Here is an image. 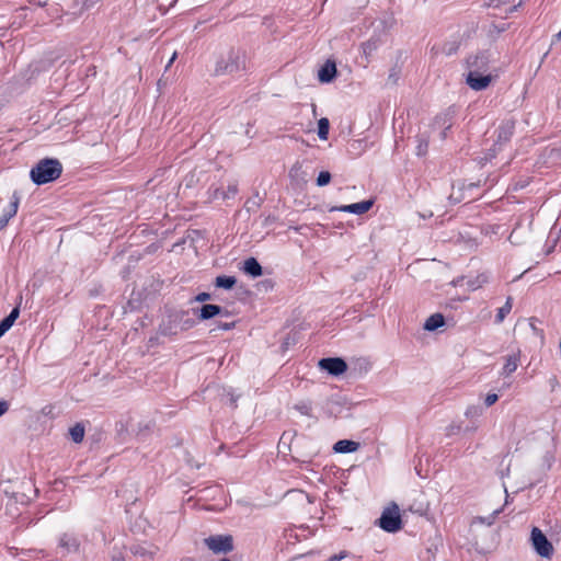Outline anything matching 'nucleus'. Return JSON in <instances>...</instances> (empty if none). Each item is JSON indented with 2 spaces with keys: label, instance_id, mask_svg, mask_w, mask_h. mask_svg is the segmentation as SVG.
<instances>
[{
  "label": "nucleus",
  "instance_id": "nucleus-12",
  "mask_svg": "<svg viewBox=\"0 0 561 561\" xmlns=\"http://www.w3.org/2000/svg\"><path fill=\"white\" fill-rule=\"evenodd\" d=\"M514 123L511 121L502 123L496 130V144L502 145L507 142L514 134Z\"/></svg>",
  "mask_w": 561,
  "mask_h": 561
},
{
  "label": "nucleus",
  "instance_id": "nucleus-28",
  "mask_svg": "<svg viewBox=\"0 0 561 561\" xmlns=\"http://www.w3.org/2000/svg\"><path fill=\"white\" fill-rule=\"evenodd\" d=\"M363 51L368 57L371 53L378 47V41L376 38H370L362 45Z\"/></svg>",
  "mask_w": 561,
  "mask_h": 561
},
{
  "label": "nucleus",
  "instance_id": "nucleus-44",
  "mask_svg": "<svg viewBox=\"0 0 561 561\" xmlns=\"http://www.w3.org/2000/svg\"><path fill=\"white\" fill-rule=\"evenodd\" d=\"M392 78H393V81H397V78H394V75H392V73H391V75L389 76V79H392Z\"/></svg>",
  "mask_w": 561,
  "mask_h": 561
},
{
  "label": "nucleus",
  "instance_id": "nucleus-35",
  "mask_svg": "<svg viewBox=\"0 0 561 561\" xmlns=\"http://www.w3.org/2000/svg\"><path fill=\"white\" fill-rule=\"evenodd\" d=\"M211 299V295L209 293H199L195 298L194 301L204 302Z\"/></svg>",
  "mask_w": 561,
  "mask_h": 561
},
{
  "label": "nucleus",
  "instance_id": "nucleus-37",
  "mask_svg": "<svg viewBox=\"0 0 561 561\" xmlns=\"http://www.w3.org/2000/svg\"><path fill=\"white\" fill-rule=\"evenodd\" d=\"M234 327V322H225V323H220L219 328L225 330V331H228L230 329H232Z\"/></svg>",
  "mask_w": 561,
  "mask_h": 561
},
{
  "label": "nucleus",
  "instance_id": "nucleus-10",
  "mask_svg": "<svg viewBox=\"0 0 561 561\" xmlns=\"http://www.w3.org/2000/svg\"><path fill=\"white\" fill-rule=\"evenodd\" d=\"M336 64L334 60L328 59L318 71V79L322 83H330L336 77Z\"/></svg>",
  "mask_w": 561,
  "mask_h": 561
},
{
  "label": "nucleus",
  "instance_id": "nucleus-9",
  "mask_svg": "<svg viewBox=\"0 0 561 561\" xmlns=\"http://www.w3.org/2000/svg\"><path fill=\"white\" fill-rule=\"evenodd\" d=\"M194 314H197L201 320H209L216 316H227L228 311L224 310L218 305H204L199 309H193Z\"/></svg>",
  "mask_w": 561,
  "mask_h": 561
},
{
  "label": "nucleus",
  "instance_id": "nucleus-30",
  "mask_svg": "<svg viewBox=\"0 0 561 561\" xmlns=\"http://www.w3.org/2000/svg\"><path fill=\"white\" fill-rule=\"evenodd\" d=\"M237 193H238V183L231 182V183H229L227 191L222 192L221 198L222 199L232 198L237 195Z\"/></svg>",
  "mask_w": 561,
  "mask_h": 561
},
{
  "label": "nucleus",
  "instance_id": "nucleus-11",
  "mask_svg": "<svg viewBox=\"0 0 561 561\" xmlns=\"http://www.w3.org/2000/svg\"><path fill=\"white\" fill-rule=\"evenodd\" d=\"M19 203L20 196L18 192H14L8 209H5L4 213L0 216V230L5 228L9 220L16 215Z\"/></svg>",
  "mask_w": 561,
  "mask_h": 561
},
{
  "label": "nucleus",
  "instance_id": "nucleus-38",
  "mask_svg": "<svg viewBox=\"0 0 561 561\" xmlns=\"http://www.w3.org/2000/svg\"><path fill=\"white\" fill-rule=\"evenodd\" d=\"M346 557V553L345 552H341L340 554H334L332 556L329 561H341L342 559H344Z\"/></svg>",
  "mask_w": 561,
  "mask_h": 561
},
{
  "label": "nucleus",
  "instance_id": "nucleus-22",
  "mask_svg": "<svg viewBox=\"0 0 561 561\" xmlns=\"http://www.w3.org/2000/svg\"><path fill=\"white\" fill-rule=\"evenodd\" d=\"M497 4L496 7H504L503 10L505 13H512L515 12L525 0H496Z\"/></svg>",
  "mask_w": 561,
  "mask_h": 561
},
{
  "label": "nucleus",
  "instance_id": "nucleus-19",
  "mask_svg": "<svg viewBox=\"0 0 561 561\" xmlns=\"http://www.w3.org/2000/svg\"><path fill=\"white\" fill-rule=\"evenodd\" d=\"M237 284L234 276L219 275L215 279V286L224 289H231Z\"/></svg>",
  "mask_w": 561,
  "mask_h": 561
},
{
  "label": "nucleus",
  "instance_id": "nucleus-26",
  "mask_svg": "<svg viewBox=\"0 0 561 561\" xmlns=\"http://www.w3.org/2000/svg\"><path fill=\"white\" fill-rule=\"evenodd\" d=\"M501 510H495L490 516L488 517H474L471 525H478V524H486L488 526H491L494 524L496 516L500 514Z\"/></svg>",
  "mask_w": 561,
  "mask_h": 561
},
{
  "label": "nucleus",
  "instance_id": "nucleus-17",
  "mask_svg": "<svg viewBox=\"0 0 561 561\" xmlns=\"http://www.w3.org/2000/svg\"><path fill=\"white\" fill-rule=\"evenodd\" d=\"M358 448L359 443L350 439L337 440L333 446V450L339 454L353 453L356 451Z\"/></svg>",
  "mask_w": 561,
  "mask_h": 561
},
{
  "label": "nucleus",
  "instance_id": "nucleus-3",
  "mask_svg": "<svg viewBox=\"0 0 561 561\" xmlns=\"http://www.w3.org/2000/svg\"><path fill=\"white\" fill-rule=\"evenodd\" d=\"M377 525L387 533H397L402 528L400 508L397 503L391 502L381 516L377 519Z\"/></svg>",
  "mask_w": 561,
  "mask_h": 561
},
{
  "label": "nucleus",
  "instance_id": "nucleus-1",
  "mask_svg": "<svg viewBox=\"0 0 561 561\" xmlns=\"http://www.w3.org/2000/svg\"><path fill=\"white\" fill-rule=\"evenodd\" d=\"M245 51L231 48L218 58L213 75L216 77L234 76L245 70Z\"/></svg>",
  "mask_w": 561,
  "mask_h": 561
},
{
  "label": "nucleus",
  "instance_id": "nucleus-2",
  "mask_svg": "<svg viewBox=\"0 0 561 561\" xmlns=\"http://www.w3.org/2000/svg\"><path fill=\"white\" fill-rule=\"evenodd\" d=\"M62 172V165L58 159L45 158L32 168L31 180L36 185H43L57 180Z\"/></svg>",
  "mask_w": 561,
  "mask_h": 561
},
{
  "label": "nucleus",
  "instance_id": "nucleus-29",
  "mask_svg": "<svg viewBox=\"0 0 561 561\" xmlns=\"http://www.w3.org/2000/svg\"><path fill=\"white\" fill-rule=\"evenodd\" d=\"M295 409L299 411L301 414L311 416V403L309 401H301L295 405Z\"/></svg>",
  "mask_w": 561,
  "mask_h": 561
},
{
  "label": "nucleus",
  "instance_id": "nucleus-13",
  "mask_svg": "<svg viewBox=\"0 0 561 561\" xmlns=\"http://www.w3.org/2000/svg\"><path fill=\"white\" fill-rule=\"evenodd\" d=\"M467 62L470 69L485 71L488 69L490 60L486 54L481 53L474 56H470L467 59Z\"/></svg>",
  "mask_w": 561,
  "mask_h": 561
},
{
  "label": "nucleus",
  "instance_id": "nucleus-36",
  "mask_svg": "<svg viewBox=\"0 0 561 561\" xmlns=\"http://www.w3.org/2000/svg\"><path fill=\"white\" fill-rule=\"evenodd\" d=\"M9 410V403L4 400H0V416Z\"/></svg>",
  "mask_w": 561,
  "mask_h": 561
},
{
  "label": "nucleus",
  "instance_id": "nucleus-7",
  "mask_svg": "<svg viewBox=\"0 0 561 561\" xmlns=\"http://www.w3.org/2000/svg\"><path fill=\"white\" fill-rule=\"evenodd\" d=\"M492 81V77L490 75H483L480 70L470 69L467 75L466 82L467 84L476 91H481L486 89Z\"/></svg>",
  "mask_w": 561,
  "mask_h": 561
},
{
  "label": "nucleus",
  "instance_id": "nucleus-23",
  "mask_svg": "<svg viewBox=\"0 0 561 561\" xmlns=\"http://www.w3.org/2000/svg\"><path fill=\"white\" fill-rule=\"evenodd\" d=\"M69 435L75 443H81L84 437V426L81 423L75 424L69 430Z\"/></svg>",
  "mask_w": 561,
  "mask_h": 561
},
{
  "label": "nucleus",
  "instance_id": "nucleus-20",
  "mask_svg": "<svg viewBox=\"0 0 561 561\" xmlns=\"http://www.w3.org/2000/svg\"><path fill=\"white\" fill-rule=\"evenodd\" d=\"M488 282H489L488 274L486 273H480L477 276L470 278L467 282V285H468V287L471 290H477V289L483 287L485 284H488Z\"/></svg>",
  "mask_w": 561,
  "mask_h": 561
},
{
  "label": "nucleus",
  "instance_id": "nucleus-21",
  "mask_svg": "<svg viewBox=\"0 0 561 561\" xmlns=\"http://www.w3.org/2000/svg\"><path fill=\"white\" fill-rule=\"evenodd\" d=\"M513 308V298L510 296L507 297L504 306L497 309V312L495 314V322L502 323L506 316L512 311Z\"/></svg>",
  "mask_w": 561,
  "mask_h": 561
},
{
  "label": "nucleus",
  "instance_id": "nucleus-32",
  "mask_svg": "<svg viewBox=\"0 0 561 561\" xmlns=\"http://www.w3.org/2000/svg\"><path fill=\"white\" fill-rule=\"evenodd\" d=\"M131 551L134 552V554L136 556H141V557H146V556H149L150 558L153 557V552L152 551H149L146 547L144 546H135L133 547Z\"/></svg>",
  "mask_w": 561,
  "mask_h": 561
},
{
  "label": "nucleus",
  "instance_id": "nucleus-27",
  "mask_svg": "<svg viewBox=\"0 0 561 561\" xmlns=\"http://www.w3.org/2000/svg\"><path fill=\"white\" fill-rule=\"evenodd\" d=\"M262 203L263 198L259 195V193H255L253 197L245 202V208L248 211H254L261 206Z\"/></svg>",
  "mask_w": 561,
  "mask_h": 561
},
{
  "label": "nucleus",
  "instance_id": "nucleus-41",
  "mask_svg": "<svg viewBox=\"0 0 561 561\" xmlns=\"http://www.w3.org/2000/svg\"><path fill=\"white\" fill-rule=\"evenodd\" d=\"M408 270L410 272H413L414 270H416V267L413 264H411V265L408 266Z\"/></svg>",
  "mask_w": 561,
  "mask_h": 561
},
{
  "label": "nucleus",
  "instance_id": "nucleus-49",
  "mask_svg": "<svg viewBox=\"0 0 561 561\" xmlns=\"http://www.w3.org/2000/svg\"><path fill=\"white\" fill-rule=\"evenodd\" d=\"M557 35H561V31Z\"/></svg>",
  "mask_w": 561,
  "mask_h": 561
},
{
  "label": "nucleus",
  "instance_id": "nucleus-31",
  "mask_svg": "<svg viewBox=\"0 0 561 561\" xmlns=\"http://www.w3.org/2000/svg\"><path fill=\"white\" fill-rule=\"evenodd\" d=\"M331 173L329 171H321L317 178V185L324 186L328 185L331 181Z\"/></svg>",
  "mask_w": 561,
  "mask_h": 561
},
{
  "label": "nucleus",
  "instance_id": "nucleus-42",
  "mask_svg": "<svg viewBox=\"0 0 561 561\" xmlns=\"http://www.w3.org/2000/svg\"><path fill=\"white\" fill-rule=\"evenodd\" d=\"M181 561H194L193 558H183Z\"/></svg>",
  "mask_w": 561,
  "mask_h": 561
},
{
  "label": "nucleus",
  "instance_id": "nucleus-14",
  "mask_svg": "<svg viewBox=\"0 0 561 561\" xmlns=\"http://www.w3.org/2000/svg\"><path fill=\"white\" fill-rule=\"evenodd\" d=\"M242 271L251 277H259L263 274V268L255 257L247 259L243 262Z\"/></svg>",
  "mask_w": 561,
  "mask_h": 561
},
{
  "label": "nucleus",
  "instance_id": "nucleus-25",
  "mask_svg": "<svg viewBox=\"0 0 561 561\" xmlns=\"http://www.w3.org/2000/svg\"><path fill=\"white\" fill-rule=\"evenodd\" d=\"M330 123L329 119L322 117L318 122V136L321 140H327L329 136Z\"/></svg>",
  "mask_w": 561,
  "mask_h": 561
},
{
  "label": "nucleus",
  "instance_id": "nucleus-39",
  "mask_svg": "<svg viewBox=\"0 0 561 561\" xmlns=\"http://www.w3.org/2000/svg\"><path fill=\"white\" fill-rule=\"evenodd\" d=\"M176 56H178V54H176V51H174V53L172 54L171 58L169 59V62H168V64H167V66H165V70H168V69L171 67V65H172V64L174 62V60L176 59Z\"/></svg>",
  "mask_w": 561,
  "mask_h": 561
},
{
  "label": "nucleus",
  "instance_id": "nucleus-18",
  "mask_svg": "<svg viewBox=\"0 0 561 561\" xmlns=\"http://www.w3.org/2000/svg\"><path fill=\"white\" fill-rule=\"evenodd\" d=\"M59 546L67 552H76L79 549V541L76 537L64 534L59 540Z\"/></svg>",
  "mask_w": 561,
  "mask_h": 561
},
{
  "label": "nucleus",
  "instance_id": "nucleus-24",
  "mask_svg": "<svg viewBox=\"0 0 561 561\" xmlns=\"http://www.w3.org/2000/svg\"><path fill=\"white\" fill-rule=\"evenodd\" d=\"M518 357L516 355H510L506 357L505 364L503 366V374L508 376L514 373L518 367Z\"/></svg>",
  "mask_w": 561,
  "mask_h": 561
},
{
  "label": "nucleus",
  "instance_id": "nucleus-16",
  "mask_svg": "<svg viewBox=\"0 0 561 561\" xmlns=\"http://www.w3.org/2000/svg\"><path fill=\"white\" fill-rule=\"evenodd\" d=\"M20 316V307L16 306L14 307L11 312L0 321V337L2 335H4V333L7 331L10 330V328L13 325V323L15 322V320L19 318Z\"/></svg>",
  "mask_w": 561,
  "mask_h": 561
},
{
  "label": "nucleus",
  "instance_id": "nucleus-40",
  "mask_svg": "<svg viewBox=\"0 0 561 561\" xmlns=\"http://www.w3.org/2000/svg\"><path fill=\"white\" fill-rule=\"evenodd\" d=\"M222 192H226L225 190H221V188H216L215 192H214V196L216 198H221V194Z\"/></svg>",
  "mask_w": 561,
  "mask_h": 561
},
{
  "label": "nucleus",
  "instance_id": "nucleus-48",
  "mask_svg": "<svg viewBox=\"0 0 561 561\" xmlns=\"http://www.w3.org/2000/svg\"><path fill=\"white\" fill-rule=\"evenodd\" d=\"M266 222H271V218L270 217H266Z\"/></svg>",
  "mask_w": 561,
  "mask_h": 561
},
{
  "label": "nucleus",
  "instance_id": "nucleus-5",
  "mask_svg": "<svg viewBox=\"0 0 561 561\" xmlns=\"http://www.w3.org/2000/svg\"><path fill=\"white\" fill-rule=\"evenodd\" d=\"M530 541L533 548L540 557L550 559L553 556V546L540 528L533 527L530 533Z\"/></svg>",
  "mask_w": 561,
  "mask_h": 561
},
{
  "label": "nucleus",
  "instance_id": "nucleus-45",
  "mask_svg": "<svg viewBox=\"0 0 561 561\" xmlns=\"http://www.w3.org/2000/svg\"><path fill=\"white\" fill-rule=\"evenodd\" d=\"M415 470L417 474H421V470L417 468V466L415 467Z\"/></svg>",
  "mask_w": 561,
  "mask_h": 561
},
{
  "label": "nucleus",
  "instance_id": "nucleus-34",
  "mask_svg": "<svg viewBox=\"0 0 561 561\" xmlns=\"http://www.w3.org/2000/svg\"><path fill=\"white\" fill-rule=\"evenodd\" d=\"M497 400H499V396H497L496 393H489V394H486L484 402H485V405H486V407H491V405H493Z\"/></svg>",
  "mask_w": 561,
  "mask_h": 561
},
{
  "label": "nucleus",
  "instance_id": "nucleus-43",
  "mask_svg": "<svg viewBox=\"0 0 561 561\" xmlns=\"http://www.w3.org/2000/svg\"><path fill=\"white\" fill-rule=\"evenodd\" d=\"M392 78H393V81H397V78H394V75H392V73H391V75L389 76V79H392Z\"/></svg>",
  "mask_w": 561,
  "mask_h": 561
},
{
  "label": "nucleus",
  "instance_id": "nucleus-15",
  "mask_svg": "<svg viewBox=\"0 0 561 561\" xmlns=\"http://www.w3.org/2000/svg\"><path fill=\"white\" fill-rule=\"evenodd\" d=\"M445 325V317L437 312L432 316H430L425 322L423 323V330L426 331H436L439 328Z\"/></svg>",
  "mask_w": 561,
  "mask_h": 561
},
{
  "label": "nucleus",
  "instance_id": "nucleus-8",
  "mask_svg": "<svg viewBox=\"0 0 561 561\" xmlns=\"http://www.w3.org/2000/svg\"><path fill=\"white\" fill-rule=\"evenodd\" d=\"M374 205L373 199L362 201L359 203H354L350 205L335 206L330 209V211H345L352 213L356 215H363L367 213Z\"/></svg>",
  "mask_w": 561,
  "mask_h": 561
},
{
  "label": "nucleus",
  "instance_id": "nucleus-6",
  "mask_svg": "<svg viewBox=\"0 0 561 561\" xmlns=\"http://www.w3.org/2000/svg\"><path fill=\"white\" fill-rule=\"evenodd\" d=\"M319 367L332 376H340L347 369L346 362L341 357H325L319 360Z\"/></svg>",
  "mask_w": 561,
  "mask_h": 561
},
{
  "label": "nucleus",
  "instance_id": "nucleus-46",
  "mask_svg": "<svg viewBox=\"0 0 561 561\" xmlns=\"http://www.w3.org/2000/svg\"><path fill=\"white\" fill-rule=\"evenodd\" d=\"M220 561H231L230 559L224 558Z\"/></svg>",
  "mask_w": 561,
  "mask_h": 561
},
{
  "label": "nucleus",
  "instance_id": "nucleus-33",
  "mask_svg": "<svg viewBox=\"0 0 561 561\" xmlns=\"http://www.w3.org/2000/svg\"><path fill=\"white\" fill-rule=\"evenodd\" d=\"M154 424L152 422H140L138 424L137 435H142L145 431H151Z\"/></svg>",
  "mask_w": 561,
  "mask_h": 561
},
{
  "label": "nucleus",
  "instance_id": "nucleus-4",
  "mask_svg": "<svg viewBox=\"0 0 561 561\" xmlns=\"http://www.w3.org/2000/svg\"><path fill=\"white\" fill-rule=\"evenodd\" d=\"M205 546L216 554H227L234 549L231 535H214L204 539Z\"/></svg>",
  "mask_w": 561,
  "mask_h": 561
},
{
  "label": "nucleus",
  "instance_id": "nucleus-47",
  "mask_svg": "<svg viewBox=\"0 0 561 561\" xmlns=\"http://www.w3.org/2000/svg\"><path fill=\"white\" fill-rule=\"evenodd\" d=\"M266 222H271V218L270 217H266Z\"/></svg>",
  "mask_w": 561,
  "mask_h": 561
}]
</instances>
